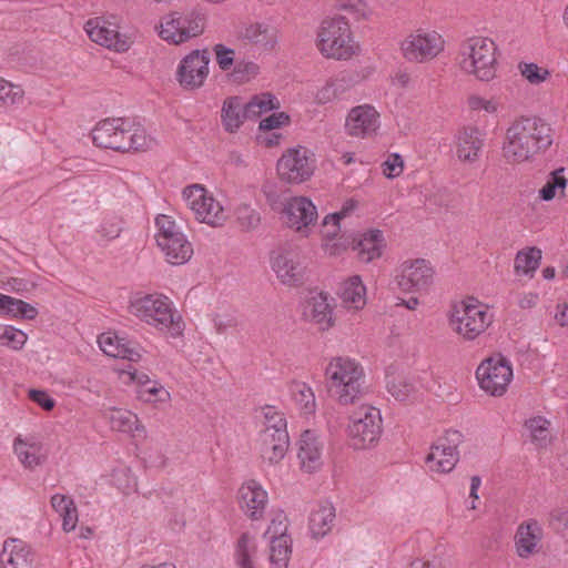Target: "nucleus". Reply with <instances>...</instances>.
<instances>
[{
	"label": "nucleus",
	"instance_id": "20",
	"mask_svg": "<svg viewBox=\"0 0 568 568\" xmlns=\"http://www.w3.org/2000/svg\"><path fill=\"white\" fill-rule=\"evenodd\" d=\"M345 126L352 136L372 139L379 128V113L371 104L354 106L347 114Z\"/></svg>",
	"mask_w": 568,
	"mask_h": 568
},
{
	"label": "nucleus",
	"instance_id": "15",
	"mask_svg": "<svg viewBox=\"0 0 568 568\" xmlns=\"http://www.w3.org/2000/svg\"><path fill=\"white\" fill-rule=\"evenodd\" d=\"M434 274V268L427 260H407L398 266L395 282L402 292H422L433 284Z\"/></svg>",
	"mask_w": 568,
	"mask_h": 568
},
{
	"label": "nucleus",
	"instance_id": "8",
	"mask_svg": "<svg viewBox=\"0 0 568 568\" xmlns=\"http://www.w3.org/2000/svg\"><path fill=\"white\" fill-rule=\"evenodd\" d=\"M349 445L355 449L375 446L382 434V415L376 407L363 404L354 409L347 425Z\"/></svg>",
	"mask_w": 568,
	"mask_h": 568
},
{
	"label": "nucleus",
	"instance_id": "53",
	"mask_svg": "<svg viewBox=\"0 0 568 568\" xmlns=\"http://www.w3.org/2000/svg\"><path fill=\"white\" fill-rule=\"evenodd\" d=\"M387 389L396 399L405 400L415 390V385L404 377H397L388 381Z\"/></svg>",
	"mask_w": 568,
	"mask_h": 568
},
{
	"label": "nucleus",
	"instance_id": "4",
	"mask_svg": "<svg viewBox=\"0 0 568 568\" xmlns=\"http://www.w3.org/2000/svg\"><path fill=\"white\" fill-rule=\"evenodd\" d=\"M447 321L450 329L464 341H475L494 321L489 307L474 297L454 303Z\"/></svg>",
	"mask_w": 568,
	"mask_h": 568
},
{
	"label": "nucleus",
	"instance_id": "24",
	"mask_svg": "<svg viewBox=\"0 0 568 568\" xmlns=\"http://www.w3.org/2000/svg\"><path fill=\"white\" fill-rule=\"evenodd\" d=\"M2 568H36V554L23 540L9 538L0 552Z\"/></svg>",
	"mask_w": 568,
	"mask_h": 568
},
{
	"label": "nucleus",
	"instance_id": "27",
	"mask_svg": "<svg viewBox=\"0 0 568 568\" xmlns=\"http://www.w3.org/2000/svg\"><path fill=\"white\" fill-rule=\"evenodd\" d=\"M542 538V528L535 519H530L518 526L515 535L516 551L520 558H528L537 551Z\"/></svg>",
	"mask_w": 568,
	"mask_h": 568
},
{
	"label": "nucleus",
	"instance_id": "6",
	"mask_svg": "<svg viewBox=\"0 0 568 568\" xmlns=\"http://www.w3.org/2000/svg\"><path fill=\"white\" fill-rule=\"evenodd\" d=\"M205 14L199 8L170 11L155 26L158 36L169 44L180 45L204 32Z\"/></svg>",
	"mask_w": 568,
	"mask_h": 568
},
{
	"label": "nucleus",
	"instance_id": "32",
	"mask_svg": "<svg viewBox=\"0 0 568 568\" xmlns=\"http://www.w3.org/2000/svg\"><path fill=\"white\" fill-rule=\"evenodd\" d=\"M339 297L349 310H362L366 304V287L358 275L351 276L343 282Z\"/></svg>",
	"mask_w": 568,
	"mask_h": 568
},
{
	"label": "nucleus",
	"instance_id": "42",
	"mask_svg": "<svg viewBox=\"0 0 568 568\" xmlns=\"http://www.w3.org/2000/svg\"><path fill=\"white\" fill-rule=\"evenodd\" d=\"M541 251L537 247H529L519 251L515 257V271L518 274H532L539 266Z\"/></svg>",
	"mask_w": 568,
	"mask_h": 568
},
{
	"label": "nucleus",
	"instance_id": "29",
	"mask_svg": "<svg viewBox=\"0 0 568 568\" xmlns=\"http://www.w3.org/2000/svg\"><path fill=\"white\" fill-rule=\"evenodd\" d=\"M42 443L33 437L18 436L13 442V452L23 467L33 469L44 460Z\"/></svg>",
	"mask_w": 568,
	"mask_h": 568
},
{
	"label": "nucleus",
	"instance_id": "22",
	"mask_svg": "<svg viewBox=\"0 0 568 568\" xmlns=\"http://www.w3.org/2000/svg\"><path fill=\"white\" fill-rule=\"evenodd\" d=\"M287 429H261L256 439V448L261 457L270 464L282 460L288 449Z\"/></svg>",
	"mask_w": 568,
	"mask_h": 568
},
{
	"label": "nucleus",
	"instance_id": "38",
	"mask_svg": "<svg viewBox=\"0 0 568 568\" xmlns=\"http://www.w3.org/2000/svg\"><path fill=\"white\" fill-rule=\"evenodd\" d=\"M244 37L264 49H273L277 43L278 31L271 24L254 23L245 29Z\"/></svg>",
	"mask_w": 568,
	"mask_h": 568
},
{
	"label": "nucleus",
	"instance_id": "17",
	"mask_svg": "<svg viewBox=\"0 0 568 568\" xmlns=\"http://www.w3.org/2000/svg\"><path fill=\"white\" fill-rule=\"evenodd\" d=\"M282 213L287 225L304 236L310 234L311 227L314 226L318 216L316 206L305 196L287 199L284 202Z\"/></svg>",
	"mask_w": 568,
	"mask_h": 568
},
{
	"label": "nucleus",
	"instance_id": "5",
	"mask_svg": "<svg viewBox=\"0 0 568 568\" xmlns=\"http://www.w3.org/2000/svg\"><path fill=\"white\" fill-rule=\"evenodd\" d=\"M316 45L325 58L337 61L349 60L359 51L349 22L344 16H335L322 21L317 31Z\"/></svg>",
	"mask_w": 568,
	"mask_h": 568
},
{
	"label": "nucleus",
	"instance_id": "30",
	"mask_svg": "<svg viewBox=\"0 0 568 568\" xmlns=\"http://www.w3.org/2000/svg\"><path fill=\"white\" fill-rule=\"evenodd\" d=\"M385 246L383 232L379 230H369L362 234L354 246L357 257L363 263H369L382 256Z\"/></svg>",
	"mask_w": 568,
	"mask_h": 568
},
{
	"label": "nucleus",
	"instance_id": "23",
	"mask_svg": "<svg viewBox=\"0 0 568 568\" xmlns=\"http://www.w3.org/2000/svg\"><path fill=\"white\" fill-rule=\"evenodd\" d=\"M268 503L266 490L256 480L245 481L239 489V505L252 520L263 518Z\"/></svg>",
	"mask_w": 568,
	"mask_h": 568
},
{
	"label": "nucleus",
	"instance_id": "40",
	"mask_svg": "<svg viewBox=\"0 0 568 568\" xmlns=\"http://www.w3.org/2000/svg\"><path fill=\"white\" fill-rule=\"evenodd\" d=\"M292 554L291 537H278L270 541L271 568H287Z\"/></svg>",
	"mask_w": 568,
	"mask_h": 568
},
{
	"label": "nucleus",
	"instance_id": "54",
	"mask_svg": "<svg viewBox=\"0 0 568 568\" xmlns=\"http://www.w3.org/2000/svg\"><path fill=\"white\" fill-rule=\"evenodd\" d=\"M404 166L403 156L398 153L388 154L385 161L381 164L382 173L387 179L398 178L403 173Z\"/></svg>",
	"mask_w": 568,
	"mask_h": 568
},
{
	"label": "nucleus",
	"instance_id": "9",
	"mask_svg": "<svg viewBox=\"0 0 568 568\" xmlns=\"http://www.w3.org/2000/svg\"><path fill=\"white\" fill-rule=\"evenodd\" d=\"M446 41L436 30L417 29L399 42L402 57L412 63H426L445 50Z\"/></svg>",
	"mask_w": 568,
	"mask_h": 568
},
{
	"label": "nucleus",
	"instance_id": "48",
	"mask_svg": "<svg viewBox=\"0 0 568 568\" xmlns=\"http://www.w3.org/2000/svg\"><path fill=\"white\" fill-rule=\"evenodd\" d=\"M534 153H536V149L530 150L528 144H504L503 146V155L509 163L527 161Z\"/></svg>",
	"mask_w": 568,
	"mask_h": 568
},
{
	"label": "nucleus",
	"instance_id": "59",
	"mask_svg": "<svg viewBox=\"0 0 568 568\" xmlns=\"http://www.w3.org/2000/svg\"><path fill=\"white\" fill-rule=\"evenodd\" d=\"M214 52L220 69L223 71L229 70L234 61V50L223 44H215Z\"/></svg>",
	"mask_w": 568,
	"mask_h": 568
},
{
	"label": "nucleus",
	"instance_id": "28",
	"mask_svg": "<svg viewBox=\"0 0 568 568\" xmlns=\"http://www.w3.org/2000/svg\"><path fill=\"white\" fill-rule=\"evenodd\" d=\"M303 314L307 321L317 325L321 331H327L334 324L333 307L322 293L306 301Z\"/></svg>",
	"mask_w": 568,
	"mask_h": 568
},
{
	"label": "nucleus",
	"instance_id": "47",
	"mask_svg": "<svg viewBox=\"0 0 568 568\" xmlns=\"http://www.w3.org/2000/svg\"><path fill=\"white\" fill-rule=\"evenodd\" d=\"M23 100V90L0 78V109L20 103Z\"/></svg>",
	"mask_w": 568,
	"mask_h": 568
},
{
	"label": "nucleus",
	"instance_id": "25",
	"mask_svg": "<svg viewBox=\"0 0 568 568\" xmlns=\"http://www.w3.org/2000/svg\"><path fill=\"white\" fill-rule=\"evenodd\" d=\"M98 343L101 351L114 358H123L130 362H138L142 357V347L131 341L118 336L114 333H103L98 337Z\"/></svg>",
	"mask_w": 568,
	"mask_h": 568
},
{
	"label": "nucleus",
	"instance_id": "36",
	"mask_svg": "<svg viewBox=\"0 0 568 568\" xmlns=\"http://www.w3.org/2000/svg\"><path fill=\"white\" fill-rule=\"evenodd\" d=\"M278 108L280 101L274 94L262 92L253 95L247 103L243 104V116L253 120Z\"/></svg>",
	"mask_w": 568,
	"mask_h": 568
},
{
	"label": "nucleus",
	"instance_id": "16",
	"mask_svg": "<svg viewBox=\"0 0 568 568\" xmlns=\"http://www.w3.org/2000/svg\"><path fill=\"white\" fill-rule=\"evenodd\" d=\"M210 53L206 49L193 50L180 62L176 71L179 83L189 90L201 88L209 75Z\"/></svg>",
	"mask_w": 568,
	"mask_h": 568
},
{
	"label": "nucleus",
	"instance_id": "14",
	"mask_svg": "<svg viewBox=\"0 0 568 568\" xmlns=\"http://www.w3.org/2000/svg\"><path fill=\"white\" fill-rule=\"evenodd\" d=\"M92 142H105L110 139L139 142L146 139L145 129L129 118H106L99 121L91 131Z\"/></svg>",
	"mask_w": 568,
	"mask_h": 568
},
{
	"label": "nucleus",
	"instance_id": "31",
	"mask_svg": "<svg viewBox=\"0 0 568 568\" xmlns=\"http://www.w3.org/2000/svg\"><path fill=\"white\" fill-rule=\"evenodd\" d=\"M104 415L113 430L145 435L144 426L140 424L138 416L130 410L111 407L105 410Z\"/></svg>",
	"mask_w": 568,
	"mask_h": 568
},
{
	"label": "nucleus",
	"instance_id": "43",
	"mask_svg": "<svg viewBox=\"0 0 568 568\" xmlns=\"http://www.w3.org/2000/svg\"><path fill=\"white\" fill-rule=\"evenodd\" d=\"M335 8L354 21L367 20L372 14L366 0H336Z\"/></svg>",
	"mask_w": 568,
	"mask_h": 568
},
{
	"label": "nucleus",
	"instance_id": "7",
	"mask_svg": "<svg viewBox=\"0 0 568 568\" xmlns=\"http://www.w3.org/2000/svg\"><path fill=\"white\" fill-rule=\"evenodd\" d=\"M155 240L165 260L172 265L185 264L193 255V245L172 216L160 214L155 219Z\"/></svg>",
	"mask_w": 568,
	"mask_h": 568
},
{
	"label": "nucleus",
	"instance_id": "57",
	"mask_svg": "<svg viewBox=\"0 0 568 568\" xmlns=\"http://www.w3.org/2000/svg\"><path fill=\"white\" fill-rule=\"evenodd\" d=\"M286 531H287L286 516L283 513H278L272 518V520L265 531V537H267L270 539V541H272L274 538H278V537H290L286 534Z\"/></svg>",
	"mask_w": 568,
	"mask_h": 568
},
{
	"label": "nucleus",
	"instance_id": "41",
	"mask_svg": "<svg viewBox=\"0 0 568 568\" xmlns=\"http://www.w3.org/2000/svg\"><path fill=\"white\" fill-rule=\"evenodd\" d=\"M221 116L227 131H236L241 126L242 120L244 119L241 98L231 97L226 99L223 103Z\"/></svg>",
	"mask_w": 568,
	"mask_h": 568
},
{
	"label": "nucleus",
	"instance_id": "60",
	"mask_svg": "<svg viewBox=\"0 0 568 568\" xmlns=\"http://www.w3.org/2000/svg\"><path fill=\"white\" fill-rule=\"evenodd\" d=\"M455 153L462 162L474 163L479 158L480 146L476 144H457Z\"/></svg>",
	"mask_w": 568,
	"mask_h": 568
},
{
	"label": "nucleus",
	"instance_id": "56",
	"mask_svg": "<svg viewBox=\"0 0 568 568\" xmlns=\"http://www.w3.org/2000/svg\"><path fill=\"white\" fill-rule=\"evenodd\" d=\"M290 123L291 118L286 112H277L261 120L258 129L260 131L268 132L282 126H287Z\"/></svg>",
	"mask_w": 568,
	"mask_h": 568
},
{
	"label": "nucleus",
	"instance_id": "52",
	"mask_svg": "<svg viewBox=\"0 0 568 568\" xmlns=\"http://www.w3.org/2000/svg\"><path fill=\"white\" fill-rule=\"evenodd\" d=\"M344 79H334L326 83L322 89H320L316 93V100L318 103H327L336 98H338L344 92L343 85Z\"/></svg>",
	"mask_w": 568,
	"mask_h": 568
},
{
	"label": "nucleus",
	"instance_id": "49",
	"mask_svg": "<svg viewBox=\"0 0 568 568\" xmlns=\"http://www.w3.org/2000/svg\"><path fill=\"white\" fill-rule=\"evenodd\" d=\"M264 417L263 428L267 430L287 429V423L284 414L274 406H265L262 408Z\"/></svg>",
	"mask_w": 568,
	"mask_h": 568
},
{
	"label": "nucleus",
	"instance_id": "1",
	"mask_svg": "<svg viewBox=\"0 0 568 568\" xmlns=\"http://www.w3.org/2000/svg\"><path fill=\"white\" fill-rule=\"evenodd\" d=\"M500 55V50L491 38L474 36L459 44L457 64L466 75L488 83L498 77Z\"/></svg>",
	"mask_w": 568,
	"mask_h": 568
},
{
	"label": "nucleus",
	"instance_id": "62",
	"mask_svg": "<svg viewBox=\"0 0 568 568\" xmlns=\"http://www.w3.org/2000/svg\"><path fill=\"white\" fill-rule=\"evenodd\" d=\"M212 323L219 334H224L227 329L236 326V320L230 314H214Z\"/></svg>",
	"mask_w": 568,
	"mask_h": 568
},
{
	"label": "nucleus",
	"instance_id": "2",
	"mask_svg": "<svg viewBox=\"0 0 568 568\" xmlns=\"http://www.w3.org/2000/svg\"><path fill=\"white\" fill-rule=\"evenodd\" d=\"M129 312L170 337L182 335L184 324L172 301L162 294L135 295L129 303Z\"/></svg>",
	"mask_w": 568,
	"mask_h": 568
},
{
	"label": "nucleus",
	"instance_id": "26",
	"mask_svg": "<svg viewBox=\"0 0 568 568\" xmlns=\"http://www.w3.org/2000/svg\"><path fill=\"white\" fill-rule=\"evenodd\" d=\"M323 443L312 430H305L300 439L298 459L302 468L313 473L321 468Z\"/></svg>",
	"mask_w": 568,
	"mask_h": 568
},
{
	"label": "nucleus",
	"instance_id": "35",
	"mask_svg": "<svg viewBox=\"0 0 568 568\" xmlns=\"http://www.w3.org/2000/svg\"><path fill=\"white\" fill-rule=\"evenodd\" d=\"M51 506L62 519V529L70 532L78 524V509L74 500L65 495L55 494L51 497Z\"/></svg>",
	"mask_w": 568,
	"mask_h": 568
},
{
	"label": "nucleus",
	"instance_id": "58",
	"mask_svg": "<svg viewBox=\"0 0 568 568\" xmlns=\"http://www.w3.org/2000/svg\"><path fill=\"white\" fill-rule=\"evenodd\" d=\"M355 206H356V202L354 200H348L344 203L341 211L327 214L325 216V224L328 225L331 222H333V224L335 225L334 230L329 231L328 234H335V233L339 232L341 220L344 219L345 216H347L355 209Z\"/></svg>",
	"mask_w": 568,
	"mask_h": 568
},
{
	"label": "nucleus",
	"instance_id": "46",
	"mask_svg": "<svg viewBox=\"0 0 568 568\" xmlns=\"http://www.w3.org/2000/svg\"><path fill=\"white\" fill-rule=\"evenodd\" d=\"M139 397L148 403H168L171 399L170 392L159 382L152 381L138 390Z\"/></svg>",
	"mask_w": 568,
	"mask_h": 568
},
{
	"label": "nucleus",
	"instance_id": "12",
	"mask_svg": "<svg viewBox=\"0 0 568 568\" xmlns=\"http://www.w3.org/2000/svg\"><path fill=\"white\" fill-rule=\"evenodd\" d=\"M476 376L483 390L493 396H501L513 379V368L509 361L499 354L483 362Z\"/></svg>",
	"mask_w": 568,
	"mask_h": 568
},
{
	"label": "nucleus",
	"instance_id": "50",
	"mask_svg": "<svg viewBox=\"0 0 568 568\" xmlns=\"http://www.w3.org/2000/svg\"><path fill=\"white\" fill-rule=\"evenodd\" d=\"M564 169H559L552 172L551 180H549L539 191V196L544 201H551L556 195L557 189H565L567 180L562 175Z\"/></svg>",
	"mask_w": 568,
	"mask_h": 568
},
{
	"label": "nucleus",
	"instance_id": "44",
	"mask_svg": "<svg viewBox=\"0 0 568 568\" xmlns=\"http://www.w3.org/2000/svg\"><path fill=\"white\" fill-rule=\"evenodd\" d=\"M28 339V335L14 326L0 325V345L13 351L23 348Z\"/></svg>",
	"mask_w": 568,
	"mask_h": 568
},
{
	"label": "nucleus",
	"instance_id": "51",
	"mask_svg": "<svg viewBox=\"0 0 568 568\" xmlns=\"http://www.w3.org/2000/svg\"><path fill=\"white\" fill-rule=\"evenodd\" d=\"M520 74L531 84H539L549 77V71L538 67L536 63L521 62L518 64Z\"/></svg>",
	"mask_w": 568,
	"mask_h": 568
},
{
	"label": "nucleus",
	"instance_id": "39",
	"mask_svg": "<svg viewBox=\"0 0 568 568\" xmlns=\"http://www.w3.org/2000/svg\"><path fill=\"white\" fill-rule=\"evenodd\" d=\"M290 393L294 403L303 414L315 413L316 399L312 387L305 382H293L290 385Z\"/></svg>",
	"mask_w": 568,
	"mask_h": 568
},
{
	"label": "nucleus",
	"instance_id": "11",
	"mask_svg": "<svg viewBox=\"0 0 568 568\" xmlns=\"http://www.w3.org/2000/svg\"><path fill=\"white\" fill-rule=\"evenodd\" d=\"M315 168V154L302 144L290 148L277 161L281 180L288 183H302L308 180Z\"/></svg>",
	"mask_w": 568,
	"mask_h": 568
},
{
	"label": "nucleus",
	"instance_id": "13",
	"mask_svg": "<svg viewBox=\"0 0 568 568\" xmlns=\"http://www.w3.org/2000/svg\"><path fill=\"white\" fill-rule=\"evenodd\" d=\"M459 430H447L445 435L430 447L425 463L433 473L446 474L452 471L459 460L458 446L463 443Z\"/></svg>",
	"mask_w": 568,
	"mask_h": 568
},
{
	"label": "nucleus",
	"instance_id": "19",
	"mask_svg": "<svg viewBox=\"0 0 568 568\" xmlns=\"http://www.w3.org/2000/svg\"><path fill=\"white\" fill-rule=\"evenodd\" d=\"M272 270L282 284L297 286L304 280V266L297 251L281 248L271 260Z\"/></svg>",
	"mask_w": 568,
	"mask_h": 568
},
{
	"label": "nucleus",
	"instance_id": "37",
	"mask_svg": "<svg viewBox=\"0 0 568 568\" xmlns=\"http://www.w3.org/2000/svg\"><path fill=\"white\" fill-rule=\"evenodd\" d=\"M550 420L542 416H534L525 422L529 432L530 442L537 448H546L551 444Z\"/></svg>",
	"mask_w": 568,
	"mask_h": 568
},
{
	"label": "nucleus",
	"instance_id": "63",
	"mask_svg": "<svg viewBox=\"0 0 568 568\" xmlns=\"http://www.w3.org/2000/svg\"><path fill=\"white\" fill-rule=\"evenodd\" d=\"M30 398L45 410H51L54 407V399L48 393L39 389H31L29 393Z\"/></svg>",
	"mask_w": 568,
	"mask_h": 568
},
{
	"label": "nucleus",
	"instance_id": "61",
	"mask_svg": "<svg viewBox=\"0 0 568 568\" xmlns=\"http://www.w3.org/2000/svg\"><path fill=\"white\" fill-rule=\"evenodd\" d=\"M101 235L106 239H115L120 235L121 232V221L118 217L105 219L101 226L100 231Z\"/></svg>",
	"mask_w": 568,
	"mask_h": 568
},
{
	"label": "nucleus",
	"instance_id": "3",
	"mask_svg": "<svg viewBox=\"0 0 568 568\" xmlns=\"http://www.w3.org/2000/svg\"><path fill=\"white\" fill-rule=\"evenodd\" d=\"M326 387L341 405H351L364 392L365 374L362 365L348 357H334L325 368Z\"/></svg>",
	"mask_w": 568,
	"mask_h": 568
},
{
	"label": "nucleus",
	"instance_id": "45",
	"mask_svg": "<svg viewBox=\"0 0 568 568\" xmlns=\"http://www.w3.org/2000/svg\"><path fill=\"white\" fill-rule=\"evenodd\" d=\"M235 217L244 231L255 230L261 223L258 211L247 204H241L235 209Z\"/></svg>",
	"mask_w": 568,
	"mask_h": 568
},
{
	"label": "nucleus",
	"instance_id": "10",
	"mask_svg": "<svg viewBox=\"0 0 568 568\" xmlns=\"http://www.w3.org/2000/svg\"><path fill=\"white\" fill-rule=\"evenodd\" d=\"M182 196L199 222L216 227L222 226L227 220L224 207L203 185L192 184L186 186Z\"/></svg>",
	"mask_w": 568,
	"mask_h": 568
},
{
	"label": "nucleus",
	"instance_id": "34",
	"mask_svg": "<svg viewBox=\"0 0 568 568\" xmlns=\"http://www.w3.org/2000/svg\"><path fill=\"white\" fill-rule=\"evenodd\" d=\"M257 545L256 539L248 532H243L234 548V561L237 568H257Z\"/></svg>",
	"mask_w": 568,
	"mask_h": 568
},
{
	"label": "nucleus",
	"instance_id": "33",
	"mask_svg": "<svg viewBox=\"0 0 568 568\" xmlns=\"http://www.w3.org/2000/svg\"><path fill=\"white\" fill-rule=\"evenodd\" d=\"M335 508L329 503L320 504L310 516V530L313 537L322 538L334 527Z\"/></svg>",
	"mask_w": 568,
	"mask_h": 568
},
{
	"label": "nucleus",
	"instance_id": "64",
	"mask_svg": "<svg viewBox=\"0 0 568 568\" xmlns=\"http://www.w3.org/2000/svg\"><path fill=\"white\" fill-rule=\"evenodd\" d=\"M7 286L9 291L17 294H24L29 293L34 287V284L24 278L10 277L7 281Z\"/></svg>",
	"mask_w": 568,
	"mask_h": 568
},
{
	"label": "nucleus",
	"instance_id": "55",
	"mask_svg": "<svg viewBox=\"0 0 568 568\" xmlns=\"http://www.w3.org/2000/svg\"><path fill=\"white\" fill-rule=\"evenodd\" d=\"M467 105L471 111H485L494 114L498 111L499 103L496 99H485L478 94H471L467 98Z\"/></svg>",
	"mask_w": 568,
	"mask_h": 568
},
{
	"label": "nucleus",
	"instance_id": "18",
	"mask_svg": "<svg viewBox=\"0 0 568 568\" xmlns=\"http://www.w3.org/2000/svg\"><path fill=\"white\" fill-rule=\"evenodd\" d=\"M84 30L93 42L108 49L116 52H124L129 49L126 40L119 32V26L110 18L89 19L84 24Z\"/></svg>",
	"mask_w": 568,
	"mask_h": 568
},
{
	"label": "nucleus",
	"instance_id": "21",
	"mask_svg": "<svg viewBox=\"0 0 568 568\" xmlns=\"http://www.w3.org/2000/svg\"><path fill=\"white\" fill-rule=\"evenodd\" d=\"M550 126L537 118L516 120L507 130L508 142H542L551 141Z\"/></svg>",
	"mask_w": 568,
	"mask_h": 568
}]
</instances>
